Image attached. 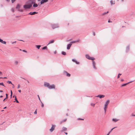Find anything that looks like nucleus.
<instances>
[{
  "mask_svg": "<svg viewBox=\"0 0 135 135\" xmlns=\"http://www.w3.org/2000/svg\"><path fill=\"white\" fill-rule=\"evenodd\" d=\"M44 85L45 86L47 87L49 89H55V85L53 84L51 85H50V84L49 83L45 82L44 83Z\"/></svg>",
  "mask_w": 135,
  "mask_h": 135,
  "instance_id": "obj_1",
  "label": "nucleus"
},
{
  "mask_svg": "<svg viewBox=\"0 0 135 135\" xmlns=\"http://www.w3.org/2000/svg\"><path fill=\"white\" fill-rule=\"evenodd\" d=\"M109 103V100H107L105 102L104 107V109L105 111V113L106 109L107 107V106Z\"/></svg>",
  "mask_w": 135,
  "mask_h": 135,
  "instance_id": "obj_2",
  "label": "nucleus"
},
{
  "mask_svg": "<svg viewBox=\"0 0 135 135\" xmlns=\"http://www.w3.org/2000/svg\"><path fill=\"white\" fill-rule=\"evenodd\" d=\"M32 6L31 4H25L23 6V7L25 9H28L30 8Z\"/></svg>",
  "mask_w": 135,
  "mask_h": 135,
  "instance_id": "obj_3",
  "label": "nucleus"
},
{
  "mask_svg": "<svg viewBox=\"0 0 135 135\" xmlns=\"http://www.w3.org/2000/svg\"><path fill=\"white\" fill-rule=\"evenodd\" d=\"M51 25L52 28L53 29L59 27V26L58 24H51Z\"/></svg>",
  "mask_w": 135,
  "mask_h": 135,
  "instance_id": "obj_4",
  "label": "nucleus"
},
{
  "mask_svg": "<svg viewBox=\"0 0 135 135\" xmlns=\"http://www.w3.org/2000/svg\"><path fill=\"white\" fill-rule=\"evenodd\" d=\"M85 57L87 59L92 60H93L94 59V58L90 57V56L88 55H85Z\"/></svg>",
  "mask_w": 135,
  "mask_h": 135,
  "instance_id": "obj_5",
  "label": "nucleus"
},
{
  "mask_svg": "<svg viewBox=\"0 0 135 135\" xmlns=\"http://www.w3.org/2000/svg\"><path fill=\"white\" fill-rule=\"evenodd\" d=\"M55 126L53 124L52 125L51 128L50 129L49 131L51 132H52L55 129Z\"/></svg>",
  "mask_w": 135,
  "mask_h": 135,
  "instance_id": "obj_6",
  "label": "nucleus"
},
{
  "mask_svg": "<svg viewBox=\"0 0 135 135\" xmlns=\"http://www.w3.org/2000/svg\"><path fill=\"white\" fill-rule=\"evenodd\" d=\"M64 74L65 75H66V76L69 77L70 76V74L69 73H67L66 71H64Z\"/></svg>",
  "mask_w": 135,
  "mask_h": 135,
  "instance_id": "obj_7",
  "label": "nucleus"
},
{
  "mask_svg": "<svg viewBox=\"0 0 135 135\" xmlns=\"http://www.w3.org/2000/svg\"><path fill=\"white\" fill-rule=\"evenodd\" d=\"M132 82H133L132 81H131L127 83H126L125 84H123L121 85V87H122L124 86H125L126 85H127L128 84L130 83H131Z\"/></svg>",
  "mask_w": 135,
  "mask_h": 135,
  "instance_id": "obj_8",
  "label": "nucleus"
},
{
  "mask_svg": "<svg viewBox=\"0 0 135 135\" xmlns=\"http://www.w3.org/2000/svg\"><path fill=\"white\" fill-rule=\"evenodd\" d=\"M48 0H42L40 2V4H42L44 3L47 2Z\"/></svg>",
  "mask_w": 135,
  "mask_h": 135,
  "instance_id": "obj_9",
  "label": "nucleus"
},
{
  "mask_svg": "<svg viewBox=\"0 0 135 135\" xmlns=\"http://www.w3.org/2000/svg\"><path fill=\"white\" fill-rule=\"evenodd\" d=\"M37 12H30L29 13H28V14L30 15H33L36 14H37Z\"/></svg>",
  "mask_w": 135,
  "mask_h": 135,
  "instance_id": "obj_10",
  "label": "nucleus"
},
{
  "mask_svg": "<svg viewBox=\"0 0 135 135\" xmlns=\"http://www.w3.org/2000/svg\"><path fill=\"white\" fill-rule=\"evenodd\" d=\"M72 44H69L67 45V49L68 50H69L70 49L71 46Z\"/></svg>",
  "mask_w": 135,
  "mask_h": 135,
  "instance_id": "obj_11",
  "label": "nucleus"
},
{
  "mask_svg": "<svg viewBox=\"0 0 135 135\" xmlns=\"http://www.w3.org/2000/svg\"><path fill=\"white\" fill-rule=\"evenodd\" d=\"M72 61L75 62L76 64H79V62H78L76 60L73 59H72Z\"/></svg>",
  "mask_w": 135,
  "mask_h": 135,
  "instance_id": "obj_12",
  "label": "nucleus"
},
{
  "mask_svg": "<svg viewBox=\"0 0 135 135\" xmlns=\"http://www.w3.org/2000/svg\"><path fill=\"white\" fill-rule=\"evenodd\" d=\"M105 97V95H98L96 97H99L100 98H103Z\"/></svg>",
  "mask_w": 135,
  "mask_h": 135,
  "instance_id": "obj_13",
  "label": "nucleus"
},
{
  "mask_svg": "<svg viewBox=\"0 0 135 135\" xmlns=\"http://www.w3.org/2000/svg\"><path fill=\"white\" fill-rule=\"evenodd\" d=\"M28 2L32 4H34L35 2V0H30Z\"/></svg>",
  "mask_w": 135,
  "mask_h": 135,
  "instance_id": "obj_14",
  "label": "nucleus"
},
{
  "mask_svg": "<svg viewBox=\"0 0 135 135\" xmlns=\"http://www.w3.org/2000/svg\"><path fill=\"white\" fill-rule=\"evenodd\" d=\"M119 119L116 118H113L112 119V121L114 122H115L118 120Z\"/></svg>",
  "mask_w": 135,
  "mask_h": 135,
  "instance_id": "obj_15",
  "label": "nucleus"
},
{
  "mask_svg": "<svg viewBox=\"0 0 135 135\" xmlns=\"http://www.w3.org/2000/svg\"><path fill=\"white\" fill-rule=\"evenodd\" d=\"M54 40H51L48 43V45L52 43H53L54 42Z\"/></svg>",
  "mask_w": 135,
  "mask_h": 135,
  "instance_id": "obj_16",
  "label": "nucleus"
},
{
  "mask_svg": "<svg viewBox=\"0 0 135 135\" xmlns=\"http://www.w3.org/2000/svg\"><path fill=\"white\" fill-rule=\"evenodd\" d=\"M38 6V5L37 4L35 3V2L33 5V7H36Z\"/></svg>",
  "mask_w": 135,
  "mask_h": 135,
  "instance_id": "obj_17",
  "label": "nucleus"
},
{
  "mask_svg": "<svg viewBox=\"0 0 135 135\" xmlns=\"http://www.w3.org/2000/svg\"><path fill=\"white\" fill-rule=\"evenodd\" d=\"M129 46H128L126 48V52H127L128 51H129Z\"/></svg>",
  "mask_w": 135,
  "mask_h": 135,
  "instance_id": "obj_18",
  "label": "nucleus"
},
{
  "mask_svg": "<svg viewBox=\"0 0 135 135\" xmlns=\"http://www.w3.org/2000/svg\"><path fill=\"white\" fill-rule=\"evenodd\" d=\"M20 7V6L19 4H18L16 7V8L18 10Z\"/></svg>",
  "mask_w": 135,
  "mask_h": 135,
  "instance_id": "obj_19",
  "label": "nucleus"
},
{
  "mask_svg": "<svg viewBox=\"0 0 135 135\" xmlns=\"http://www.w3.org/2000/svg\"><path fill=\"white\" fill-rule=\"evenodd\" d=\"M110 3H111V5H112L113 4H115V3L114 2H114H113V1L112 0H111L110 1Z\"/></svg>",
  "mask_w": 135,
  "mask_h": 135,
  "instance_id": "obj_20",
  "label": "nucleus"
},
{
  "mask_svg": "<svg viewBox=\"0 0 135 135\" xmlns=\"http://www.w3.org/2000/svg\"><path fill=\"white\" fill-rule=\"evenodd\" d=\"M116 127H114L113 128H112V129H111V130H110V131L108 133L109 134L110 133L112 132V131L113 130V129H114L115 128H116Z\"/></svg>",
  "mask_w": 135,
  "mask_h": 135,
  "instance_id": "obj_21",
  "label": "nucleus"
},
{
  "mask_svg": "<svg viewBox=\"0 0 135 135\" xmlns=\"http://www.w3.org/2000/svg\"><path fill=\"white\" fill-rule=\"evenodd\" d=\"M92 64H93V68H95V63L94 61H93Z\"/></svg>",
  "mask_w": 135,
  "mask_h": 135,
  "instance_id": "obj_22",
  "label": "nucleus"
},
{
  "mask_svg": "<svg viewBox=\"0 0 135 135\" xmlns=\"http://www.w3.org/2000/svg\"><path fill=\"white\" fill-rule=\"evenodd\" d=\"M61 54L62 55H66V52L64 51L62 52Z\"/></svg>",
  "mask_w": 135,
  "mask_h": 135,
  "instance_id": "obj_23",
  "label": "nucleus"
},
{
  "mask_svg": "<svg viewBox=\"0 0 135 135\" xmlns=\"http://www.w3.org/2000/svg\"><path fill=\"white\" fill-rule=\"evenodd\" d=\"M62 131H66L67 130V128L63 127L62 128Z\"/></svg>",
  "mask_w": 135,
  "mask_h": 135,
  "instance_id": "obj_24",
  "label": "nucleus"
},
{
  "mask_svg": "<svg viewBox=\"0 0 135 135\" xmlns=\"http://www.w3.org/2000/svg\"><path fill=\"white\" fill-rule=\"evenodd\" d=\"M36 47L38 49H40V47L41 46V45H36Z\"/></svg>",
  "mask_w": 135,
  "mask_h": 135,
  "instance_id": "obj_25",
  "label": "nucleus"
},
{
  "mask_svg": "<svg viewBox=\"0 0 135 135\" xmlns=\"http://www.w3.org/2000/svg\"><path fill=\"white\" fill-rule=\"evenodd\" d=\"M15 100L16 101V102L17 103H19V102L17 100V99L16 98V96H15Z\"/></svg>",
  "mask_w": 135,
  "mask_h": 135,
  "instance_id": "obj_26",
  "label": "nucleus"
},
{
  "mask_svg": "<svg viewBox=\"0 0 135 135\" xmlns=\"http://www.w3.org/2000/svg\"><path fill=\"white\" fill-rule=\"evenodd\" d=\"M109 12L108 11H107V12H104V13H102V15H104L106 14H107Z\"/></svg>",
  "mask_w": 135,
  "mask_h": 135,
  "instance_id": "obj_27",
  "label": "nucleus"
},
{
  "mask_svg": "<svg viewBox=\"0 0 135 135\" xmlns=\"http://www.w3.org/2000/svg\"><path fill=\"white\" fill-rule=\"evenodd\" d=\"M7 82L9 84H11L12 85H13V84H12V83L11 82V81H7Z\"/></svg>",
  "mask_w": 135,
  "mask_h": 135,
  "instance_id": "obj_28",
  "label": "nucleus"
},
{
  "mask_svg": "<svg viewBox=\"0 0 135 135\" xmlns=\"http://www.w3.org/2000/svg\"><path fill=\"white\" fill-rule=\"evenodd\" d=\"M47 46H44L42 48V50L47 49Z\"/></svg>",
  "mask_w": 135,
  "mask_h": 135,
  "instance_id": "obj_29",
  "label": "nucleus"
},
{
  "mask_svg": "<svg viewBox=\"0 0 135 135\" xmlns=\"http://www.w3.org/2000/svg\"><path fill=\"white\" fill-rule=\"evenodd\" d=\"M6 98H4V100H3V101H4L7 98V97H8V94H6Z\"/></svg>",
  "mask_w": 135,
  "mask_h": 135,
  "instance_id": "obj_30",
  "label": "nucleus"
},
{
  "mask_svg": "<svg viewBox=\"0 0 135 135\" xmlns=\"http://www.w3.org/2000/svg\"><path fill=\"white\" fill-rule=\"evenodd\" d=\"M76 41H71V42H70V43L71 44H73V43H76Z\"/></svg>",
  "mask_w": 135,
  "mask_h": 135,
  "instance_id": "obj_31",
  "label": "nucleus"
},
{
  "mask_svg": "<svg viewBox=\"0 0 135 135\" xmlns=\"http://www.w3.org/2000/svg\"><path fill=\"white\" fill-rule=\"evenodd\" d=\"M76 41V42H79L80 41V39H78L76 40H75Z\"/></svg>",
  "mask_w": 135,
  "mask_h": 135,
  "instance_id": "obj_32",
  "label": "nucleus"
},
{
  "mask_svg": "<svg viewBox=\"0 0 135 135\" xmlns=\"http://www.w3.org/2000/svg\"><path fill=\"white\" fill-rule=\"evenodd\" d=\"M2 44H6V42L5 41H3H3H2V42L1 43Z\"/></svg>",
  "mask_w": 135,
  "mask_h": 135,
  "instance_id": "obj_33",
  "label": "nucleus"
},
{
  "mask_svg": "<svg viewBox=\"0 0 135 135\" xmlns=\"http://www.w3.org/2000/svg\"><path fill=\"white\" fill-rule=\"evenodd\" d=\"M18 11H21V12H23V9H19L18 10Z\"/></svg>",
  "mask_w": 135,
  "mask_h": 135,
  "instance_id": "obj_34",
  "label": "nucleus"
},
{
  "mask_svg": "<svg viewBox=\"0 0 135 135\" xmlns=\"http://www.w3.org/2000/svg\"><path fill=\"white\" fill-rule=\"evenodd\" d=\"M0 85H2V86L5 87V86L4 85L3 83H0Z\"/></svg>",
  "mask_w": 135,
  "mask_h": 135,
  "instance_id": "obj_35",
  "label": "nucleus"
},
{
  "mask_svg": "<svg viewBox=\"0 0 135 135\" xmlns=\"http://www.w3.org/2000/svg\"><path fill=\"white\" fill-rule=\"evenodd\" d=\"M40 102H41V104H42V105H41V107H44V104L43 103H42V102H41V101Z\"/></svg>",
  "mask_w": 135,
  "mask_h": 135,
  "instance_id": "obj_36",
  "label": "nucleus"
},
{
  "mask_svg": "<svg viewBox=\"0 0 135 135\" xmlns=\"http://www.w3.org/2000/svg\"><path fill=\"white\" fill-rule=\"evenodd\" d=\"M121 75V74H119L118 75L117 78H119L120 77V76Z\"/></svg>",
  "mask_w": 135,
  "mask_h": 135,
  "instance_id": "obj_37",
  "label": "nucleus"
},
{
  "mask_svg": "<svg viewBox=\"0 0 135 135\" xmlns=\"http://www.w3.org/2000/svg\"><path fill=\"white\" fill-rule=\"evenodd\" d=\"M20 88V84H18V85L17 88L19 89Z\"/></svg>",
  "mask_w": 135,
  "mask_h": 135,
  "instance_id": "obj_38",
  "label": "nucleus"
},
{
  "mask_svg": "<svg viewBox=\"0 0 135 135\" xmlns=\"http://www.w3.org/2000/svg\"><path fill=\"white\" fill-rule=\"evenodd\" d=\"M18 62L17 61H15V64L16 65H17L18 64Z\"/></svg>",
  "mask_w": 135,
  "mask_h": 135,
  "instance_id": "obj_39",
  "label": "nucleus"
},
{
  "mask_svg": "<svg viewBox=\"0 0 135 135\" xmlns=\"http://www.w3.org/2000/svg\"><path fill=\"white\" fill-rule=\"evenodd\" d=\"M91 105L92 106H93L94 107V106H95V104H93V103H91Z\"/></svg>",
  "mask_w": 135,
  "mask_h": 135,
  "instance_id": "obj_40",
  "label": "nucleus"
},
{
  "mask_svg": "<svg viewBox=\"0 0 135 135\" xmlns=\"http://www.w3.org/2000/svg\"><path fill=\"white\" fill-rule=\"evenodd\" d=\"M131 116H135V114L134 115L133 114V113H132L131 114Z\"/></svg>",
  "mask_w": 135,
  "mask_h": 135,
  "instance_id": "obj_41",
  "label": "nucleus"
},
{
  "mask_svg": "<svg viewBox=\"0 0 135 135\" xmlns=\"http://www.w3.org/2000/svg\"><path fill=\"white\" fill-rule=\"evenodd\" d=\"M35 114H36L37 113V109H36L34 113Z\"/></svg>",
  "mask_w": 135,
  "mask_h": 135,
  "instance_id": "obj_42",
  "label": "nucleus"
},
{
  "mask_svg": "<svg viewBox=\"0 0 135 135\" xmlns=\"http://www.w3.org/2000/svg\"><path fill=\"white\" fill-rule=\"evenodd\" d=\"M16 0H11V2L12 3H14Z\"/></svg>",
  "mask_w": 135,
  "mask_h": 135,
  "instance_id": "obj_43",
  "label": "nucleus"
},
{
  "mask_svg": "<svg viewBox=\"0 0 135 135\" xmlns=\"http://www.w3.org/2000/svg\"><path fill=\"white\" fill-rule=\"evenodd\" d=\"M37 96H38V99H39V100L40 101V102H41V100H40V97H39V95H37Z\"/></svg>",
  "mask_w": 135,
  "mask_h": 135,
  "instance_id": "obj_44",
  "label": "nucleus"
},
{
  "mask_svg": "<svg viewBox=\"0 0 135 135\" xmlns=\"http://www.w3.org/2000/svg\"><path fill=\"white\" fill-rule=\"evenodd\" d=\"M78 119L79 120H84L83 119H80V118H78Z\"/></svg>",
  "mask_w": 135,
  "mask_h": 135,
  "instance_id": "obj_45",
  "label": "nucleus"
},
{
  "mask_svg": "<svg viewBox=\"0 0 135 135\" xmlns=\"http://www.w3.org/2000/svg\"><path fill=\"white\" fill-rule=\"evenodd\" d=\"M63 122V120L61 121L60 122V124H61Z\"/></svg>",
  "mask_w": 135,
  "mask_h": 135,
  "instance_id": "obj_46",
  "label": "nucleus"
},
{
  "mask_svg": "<svg viewBox=\"0 0 135 135\" xmlns=\"http://www.w3.org/2000/svg\"><path fill=\"white\" fill-rule=\"evenodd\" d=\"M66 120H67L66 119H64L63 120V122H65V121H66Z\"/></svg>",
  "mask_w": 135,
  "mask_h": 135,
  "instance_id": "obj_47",
  "label": "nucleus"
},
{
  "mask_svg": "<svg viewBox=\"0 0 135 135\" xmlns=\"http://www.w3.org/2000/svg\"><path fill=\"white\" fill-rule=\"evenodd\" d=\"M108 22H109H109H112V21H110V20H108Z\"/></svg>",
  "mask_w": 135,
  "mask_h": 135,
  "instance_id": "obj_48",
  "label": "nucleus"
},
{
  "mask_svg": "<svg viewBox=\"0 0 135 135\" xmlns=\"http://www.w3.org/2000/svg\"><path fill=\"white\" fill-rule=\"evenodd\" d=\"M22 51H23V52H27V51L25 50H22Z\"/></svg>",
  "mask_w": 135,
  "mask_h": 135,
  "instance_id": "obj_49",
  "label": "nucleus"
},
{
  "mask_svg": "<svg viewBox=\"0 0 135 135\" xmlns=\"http://www.w3.org/2000/svg\"><path fill=\"white\" fill-rule=\"evenodd\" d=\"M56 51H54V53L55 54H56Z\"/></svg>",
  "mask_w": 135,
  "mask_h": 135,
  "instance_id": "obj_50",
  "label": "nucleus"
},
{
  "mask_svg": "<svg viewBox=\"0 0 135 135\" xmlns=\"http://www.w3.org/2000/svg\"><path fill=\"white\" fill-rule=\"evenodd\" d=\"M124 81V80H123V79H121V81Z\"/></svg>",
  "mask_w": 135,
  "mask_h": 135,
  "instance_id": "obj_51",
  "label": "nucleus"
},
{
  "mask_svg": "<svg viewBox=\"0 0 135 135\" xmlns=\"http://www.w3.org/2000/svg\"><path fill=\"white\" fill-rule=\"evenodd\" d=\"M18 91L20 93V92H21V90H18Z\"/></svg>",
  "mask_w": 135,
  "mask_h": 135,
  "instance_id": "obj_52",
  "label": "nucleus"
},
{
  "mask_svg": "<svg viewBox=\"0 0 135 135\" xmlns=\"http://www.w3.org/2000/svg\"><path fill=\"white\" fill-rule=\"evenodd\" d=\"M12 10L13 12H14V10L13 8L12 9Z\"/></svg>",
  "mask_w": 135,
  "mask_h": 135,
  "instance_id": "obj_53",
  "label": "nucleus"
},
{
  "mask_svg": "<svg viewBox=\"0 0 135 135\" xmlns=\"http://www.w3.org/2000/svg\"><path fill=\"white\" fill-rule=\"evenodd\" d=\"M93 34L94 36H95V32H93Z\"/></svg>",
  "mask_w": 135,
  "mask_h": 135,
  "instance_id": "obj_54",
  "label": "nucleus"
},
{
  "mask_svg": "<svg viewBox=\"0 0 135 135\" xmlns=\"http://www.w3.org/2000/svg\"><path fill=\"white\" fill-rule=\"evenodd\" d=\"M6 1L8 2H9L10 1V0H6Z\"/></svg>",
  "mask_w": 135,
  "mask_h": 135,
  "instance_id": "obj_55",
  "label": "nucleus"
},
{
  "mask_svg": "<svg viewBox=\"0 0 135 135\" xmlns=\"http://www.w3.org/2000/svg\"><path fill=\"white\" fill-rule=\"evenodd\" d=\"M16 42V41H15V42H12V44H14V43H15V42Z\"/></svg>",
  "mask_w": 135,
  "mask_h": 135,
  "instance_id": "obj_56",
  "label": "nucleus"
},
{
  "mask_svg": "<svg viewBox=\"0 0 135 135\" xmlns=\"http://www.w3.org/2000/svg\"><path fill=\"white\" fill-rule=\"evenodd\" d=\"M3 91L2 90H0V92H2Z\"/></svg>",
  "mask_w": 135,
  "mask_h": 135,
  "instance_id": "obj_57",
  "label": "nucleus"
},
{
  "mask_svg": "<svg viewBox=\"0 0 135 135\" xmlns=\"http://www.w3.org/2000/svg\"><path fill=\"white\" fill-rule=\"evenodd\" d=\"M65 133L66 135H67L68 134V133H66V132H65Z\"/></svg>",
  "mask_w": 135,
  "mask_h": 135,
  "instance_id": "obj_58",
  "label": "nucleus"
},
{
  "mask_svg": "<svg viewBox=\"0 0 135 135\" xmlns=\"http://www.w3.org/2000/svg\"><path fill=\"white\" fill-rule=\"evenodd\" d=\"M3 97V96L2 95H1L0 96V98H2V97Z\"/></svg>",
  "mask_w": 135,
  "mask_h": 135,
  "instance_id": "obj_59",
  "label": "nucleus"
},
{
  "mask_svg": "<svg viewBox=\"0 0 135 135\" xmlns=\"http://www.w3.org/2000/svg\"><path fill=\"white\" fill-rule=\"evenodd\" d=\"M11 94H12V92L11 90Z\"/></svg>",
  "mask_w": 135,
  "mask_h": 135,
  "instance_id": "obj_60",
  "label": "nucleus"
},
{
  "mask_svg": "<svg viewBox=\"0 0 135 135\" xmlns=\"http://www.w3.org/2000/svg\"><path fill=\"white\" fill-rule=\"evenodd\" d=\"M2 74V72L0 71V74Z\"/></svg>",
  "mask_w": 135,
  "mask_h": 135,
  "instance_id": "obj_61",
  "label": "nucleus"
},
{
  "mask_svg": "<svg viewBox=\"0 0 135 135\" xmlns=\"http://www.w3.org/2000/svg\"><path fill=\"white\" fill-rule=\"evenodd\" d=\"M13 85V86L12 88H14V85Z\"/></svg>",
  "mask_w": 135,
  "mask_h": 135,
  "instance_id": "obj_62",
  "label": "nucleus"
},
{
  "mask_svg": "<svg viewBox=\"0 0 135 135\" xmlns=\"http://www.w3.org/2000/svg\"><path fill=\"white\" fill-rule=\"evenodd\" d=\"M6 107H4V109H6Z\"/></svg>",
  "mask_w": 135,
  "mask_h": 135,
  "instance_id": "obj_63",
  "label": "nucleus"
},
{
  "mask_svg": "<svg viewBox=\"0 0 135 135\" xmlns=\"http://www.w3.org/2000/svg\"><path fill=\"white\" fill-rule=\"evenodd\" d=\"M109 134L108 133V134H107L106 135H109Z\"/></svg>",
  "mask_w": 135,
  "mask_h": 135,
  "instance_id": "obj_64",
  "label": "nucleus"
}]
</instances>
